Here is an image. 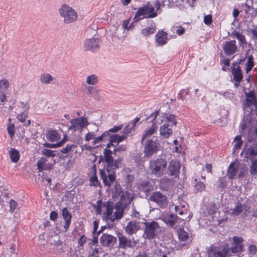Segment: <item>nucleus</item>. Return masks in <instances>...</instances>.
I'll return each instance as SVG.
<instances>
[{"mask_svg": "<svg viewBox=\"0 0 257 257\" xmlns=\"http://www.w3.org/2000/svg\"><path fill=\"white\" fill-rule=\"evenodd\" d=\"M112 154V151L105 148L103 156L99 157V163L103 165V168L99 169V173L105 186L110 187L113 183L116 178L115 171L118 168V164L121 160L120 158L114 159Z\"/></svg>", "mask_w": 257, "mask_h": 257, "instance_id": "obj_1", "label": "nucleus"}, {"mask_svg": "<svg viewBox=\"0 0 257 257\" xmlns=\"http://www.w3.org/2000/svg\"><path fill=\"white\" fill-rule=\"evenodd\" d=\"M161 4L159 0H156L154 6L148 2L139 8L134 18L135 22H138L144 18H153L157 16V11L160 9Z\"/></svg>", "mask_w": 257, "mask_h": 257, "instance_id": "obj_2", "label": "nucleus"}, {"mask_svg": "<svg viewBox=\"0 0 257 257\" xmlns=\"http://www.w3.org/2000/svg\"><path fill=\"white\" fill-rule=\"evenodd\" d=\"M144 224L143 237L146 240H151L155 239L161 231L159 224L156 221L145 222Z\"/></svg>", "mask_w": 257, "mask_h": 257, "instance_id": "obj_3", "label": "nucleus"}, {"mask_svg": "<svg viewBox=\"0 0 257 257\" xmlns=\"http://www.w3.org/2000/svg\"><path fill=\"white\" fill-rule=\"evenodd\" d=\"M167 165L165 159L160 158L150 161L149 170L157 177H162L165 173Z\"/></svg>", "mask_w": 257, "mask_h": 257, "instance_id": "obj_4", "label": "nucleus"}, {"mask_svg": "<svg viewBox=\"0 0 257 257\" xmlns=\"http://www.w3.org/2000/svg\"><path fill=\"white\" fill-rule=\"evenodd\" d=\"M58 11L61 17L63 19V22L65 24L72 23L77 19V13L67 5H63Z\"/></svg>", "mask_w": 257, "mask_h": 257, "instance_id": "obj_5", "label": "nucleus"}, {"mask_svg": "<svg viewBox=\"0 0 257 257\" xmlns=\"http://www.w3.org/2000/svg\"><path fill=\"white\" fill-rule=\"evenodd\" d=\"M229 248L227 244H213L207 249L208 257H227Z\"/></svg>", "mask_w": 257, "mask_h": 257, "instance_id": "obj_6", "label": "nucleus"}, {"mask_svg": "<svg viewBox=\"0 0 257 257\" xmlns=\"http://www.w3.org/2000/svg\"><path fill=\"white\" fill-rule=\"evenodd\" d=\"M161 219L168 226L173 229H177L178 227L182 226L184 224V220L173 213L163 215Z\"/></svg>", "mask_w": 257, "mask_h": 257, "instance_id": "obj_7", "label": "nucleus"}, {"mask_svg": "<svg viewBox=\"0 0 257 257\" xmlns=\"http://www.w3.org/2000/svg\"><path fill=\"white\" fill-rule=\"evenodd\" d=\"M159 143L157 140L149 139L146 141L144 145V153L146 158H150L159 151Z\"/></svg>", "mask_w": 257, "mask_h": 257, "instance_id": "obj_8", "label": "nucleus"}, {"mask_svg": "<svg viewBox=\"0 0 257 257\" xmlns=\"http://www.w3.org/2000/svg\"><path fill=\"white\" fill-rule=\"evenodd\" d=\"M149 200L156 203L160 208H164L168 205L167 197L160 191L153 192L150 196Z\"/></svg>", "mask_w": 257, "mask_h": 257, "instance_id": "obj_9", "label": "nucleus"}, {"mask_svg": "<svg viewBox=\"0 0 257 257\" xmlns=\"http://www.w3.org/2000/svg\"><path fill=\"white\" fill-rule=\"evenodd\" d=\"M159 110L155 111L154 113H151L147 118V120H149L150 118H152L151 120V122H152V126L149 129L146 130L145 131L144 134L143 135L142 142L144 141L146 138L150 137L153 135L155 132L157 131V125L156 119L158 115Z\"/></svg>", "mask_w": 257, "mask_h": 257, "instance_id": "obj_10", "label": "nucleus"}, {"mask_svg": "<svg viewBox=\"0 0 257 257\" xmlns=\"http://www.w3.org/2000/svg\"><path fill=\"white\" fill-rule=\"evenodd\" d=\"M117 236L118 239V247L119 248H133L136 244L134 241H133L131 239H128L121 232H117Z\"/></svg>", "mask_w": 257, "mask_h": 257, "instance_id": "obj_11", "label": "nucleus"}, {"mask_svg": "<svg viewBox=\"0 0 257 257\" xmlns=\"http://www.w3.org/2000/svg\"><path fill=\"white\" fill-rule=\"evenodd\" d=\"M116 237L107 233H104L100 238V244L104 247L112 248L116 243Z\"/></svg>", "mask_w": 257, "mask_h": 257, "instance_id": "obj_12", "label": "nucleus"}, {"mask_svg": "<svg viewBox=\"0 0 257 257\" xmlns=\"http://www.w3.org/2000/svg\"><path fill=\"white\" fill-rule=\"evenodd\" d=\"M181 167L180 163L177 160H171L168 168V173L170 176L175 178L179 177L180 169Z\"/></svg>", "mask_w": 257, "mask_h": 257, "instance_id": "obj_13", "label": "nucleus"}, {"mask_svg": "<svg viewBox=\"0 0 257 257\" xmlns=\"http://www.w3.org/2000/svg\"><path fill=\"white\" fill-rule=\"evenodd\" d=\"M100 40L98 38H91L86 40L84 42L83 49L85 51H95L99 49Z\"/></svg>", "mask_w": 257, "mask_h": 257, "instance_id": "obj_14", "label": "nucleus"}, {"mask_svg": "<svg viewBox=\"0 0 257 257\" xmlns=\"http://www.w3.org/2000/svg\"><path fill=\"white\" fill-rule=\"evenodd\" d=\"M242 166L237 160L231 163L227 171V176L229 179H232L237 174V171L241 168Z\"/></svg>", "mask_w": 257, "mask_h": 257, "instance_id": "obj_15", "label": "nucleus"}, {"mask_svg": "<svg viewBox=\"0 0 257 257\" xmlns=\"http://www.w3.org/2000/svg\"><path fill=\"white\" fill-rule=\"evenodd\" d=\"M222 48L225 55L230 56L234 54L237 51V47L235 40L225 42Z\"/></svg>", "mask_w": 257, "mask_h": 257, "instance_id": "obj_16", "label": "nucleus"}, {"mask_svg": "<svg viewBox=\"0 0 257 257\" xmlns=\"http://www.w3.org/2000/svg\"><path fill=\"white\" fill-rule=\"evenodd\" d=\"M123 204H121L120 202H116L114 205V208L115 211L114 212L113 217H111L110 221L114 222L116 220L120 219L123 215L124 211L125 208Z\"/></svg>", "mask_w": 257, "mask_h": 257, "instance_id": "obj_17", "label": "nucleus"}, {"mask_svg": "<svg viewBox=\"0 0 257 257\" xmlns=\"http://www.w3.org/2000/svg\"><path fill=\"white\" fill-rule=\"evenodd\" d=\"M244 107L245 109L249 110L250 115L256 114L257 113V98L245 99Z\"/></svg>", "mask_w": 257, "mask_h": 257, "instance_id": "obj_18", "label": "nucleus"}, {"mask_svg": "<svg viewBox=\"0 0 257 257\" xmlns=\"http://www.w3.org/2000/svg\"><path fill=\"white\" fill-rule=\"evenodd\" d=\"M140 229L139 222L134 220L128 222L124 228L125 231L129 235H132L133 234L136 233Z\"/></svg>", "mask_w": 257, "mask_h": 257, "instance_id": "obj_19", "label": "nucleus"}, {"mask_svg": "<svg viewBox=\"0 0 257 257\" xmlns=\"http://www.w3.org/2000/svg\"><path fill=\"white\" fill-rule=\"evenodd\" d=\"M120 198L117 202H120L121 204H123L124 207H128L132 203L133 197L131 196L127 191H124L119 195Z\"/></svg>", "mask_w": 257, "mask_h": 257, "instance_id": "obj_20", "label": "nucleus"}, {"mask_svg": "<svg viewBox=\"0 0 257 257\" xmlns=\"http://www.w3.org/2000/svg\"><path fill=\"white\" fill-rule=\"evenodd\" d=\"M243 239L241 237L234 236L231 246V251L233 253L240 252L242 250Z\"/></svg>", "mask_w": 257, "mask_h": 257, "instance_id": "obj_21", "label": "nucleus"}, {"mask_svg": "<svg viewBox=\"0 0 257 257\" xmlns=\"http://www.w3.org/2000/svg\"><path fill=\"white\" fill-rule=\"evenodd\" d=\"M138 188L141 193H144L143 196L148 197L153 188L152 185L148 181H143L140 183Z\"/></svg>", "mask_w": 257, "mask_h": 257, "instance_id": "obj_22", "label": "nucleus"}, {"mask_svg": "<svg viewBox=\"0 0 257 257\" xmlns=\"http://www.w3.org/2000/svg\"><path fill=\"white\" fill-rule=\"evenodd\" d=\"M62 215L63 219L65 220V224L64 225V228L65 231H67L69 228L71 222L72 215L69 212L67 207H65L62 209Z\"/></svg>", "mask_w": 257, "mask_h": 257, "instance_id": "obj_23", "label": "nucleus"}, {"mask_svg": "<svg viewBox=\"0 0 257 257\" xmlns=\"http://www.w3.org/2000/svg\"><path fill=\"white\" fill-rule=\"evenodd\" d=\"M257 156V144L253 143L246 149L245 157L253 160Z\"/></svg>", "mask_w": 257, "mask_h": 257, "instance_id": "obj_24", "label": "nucleus"}, {"mask_svg": "<svg viewBox=\"0 0 257 257\" xmlns=\"http://www.w3.org/2000/svg\"><path fill=\"white\" fill-rule=\"evenodd\" d=\"M103 206L106 208V212L104 213L106 219L110 220L111 217H113L112 214L114 208L113 203L112 201H108L104 202Z\"/></svg>", "mask_w": 257, "mask_h": 257, "instance_id": "obj_25", "label": "nucleus"}, {"mask_svg": "<svg viewBox=\"0 0 257 257\" xmlns=\"http://www.w3.org/2000/svg\"><path fill=\"white\" fill-rule=\"evenodd\" d=\"M169 126H171V125L165 123L160 127V134L164 138H169L173 134V131Z\"/></svg>", "mask_w": 257, "mask_h": 257, "instance_id": "obj_26", "label": "nucleus"}, {"mask_svg": "<svg viewBox=\"0 0 257 257\" xmlns=\"http://www.w3.org/2000/svg\"><path fill=\"white\" fill-rule=\"evenodd\" d=\"M231 68L234 81L241 82L243 79V75L240 66H237L236 67H231Z\"/></svg>", "mask_w": 257, "mask_h": 257, "instance_id": "obj_27", "label": "nucleus"}, {"mask_svg": "<svg viewBox=\"0 0 257 257\" xmlns=\"http://www.w3.org/2000/svg\"><path fill=\"white\" fill-rule=\"evenodd\" d=\"M45 135L47 140L50 142H57L60 139V135L56 130H48Z\"/></svg>", "mask_w": 257, "mask_h": 257, "instance_id": "obj_28", "label": "nucleus"}, {"mask_svg": "<svg viewBox=\"0 0 257 257\" xmlns=\"http://www.w3.org/2000/svg\"><path fill=\"white\" fill-rule=\"evenodd\" d=\"M243 5L245 7L244 12L246 14L250 15L251 17L256 15L257 12L252 7L253 2L252 0H246V2Z\"/></svg>", "mask_w": 257, "mask_h": 257, "instance_id": "obj_29", "label": "nucleus"}, {"mask_svg": "<svg viewBox=\"0 0 257 257\" xmlns=\"http://www.w3.org/2000/svg\"><path fill=\"white\" fill-rule=\"evenodd\" d=\"M183 227V225L182 226L178 227L177 229H176L178 238L180 241L189 243L188 234L187 232L184 231Z\"/></svg>", "mask_w": 257, "mask_h": 257, "instance_id": "obj_30", "label": "nucleus"}, {"mask_svg": "<svg viewBox=\"0 0 257 257\" xmlns=\"http://www.w3.org/2000/svg\"><path fill=\"white\" fill-rule=\"evenodd\" d=\"M167 33L164 31H160L157 33L156 35V41L160 45H163L167 43Z\"/></svg>", "mask_w": 257, "mask_h": 257, "instance_id": "obj_31", "label": "nucleus"}, {"mask_svg": "<svg viewBox=\"0 0 257 257\" xmlns=\"http://www.w3.org/2000/svg\"><path fill=\"white\" fill-rule=\"evenodd\" d=\"M247 139L249 142L257 141V123L249 129Z\"/></svg>", "mask_w": 257, "mask_h": 257, "instance_id": "obj_32", "label": "nucleus"}, {"mask_svg": "<svg viewBox=\"0 0 257 257\" xmlns=\"http://www.w3.org/2000/svg\"><path fill=\"white\" fill-rule=\"evenodd\" d=\"M231 35L235 37L236 39L239 41V45L240 46L246 44L247 42L245 40V37L244 35L242 34L236 30H233L231 32Z\"/></svg>", "mask_w": 257, "mask_h": 257, "instance_id": "obj_33", "label": "nucleus"}, {"mask_svg": "<svg viewBox=\"0 0 257 257\" xmlns=\"http://www.w3.org/2000/svg\"><path fill=\"white\" fill-rule=\"evenodd\" d=\"M9 156L12 162L17 163L20 160V154L19 151L14 148H12L9 151Z\"/></svg>", "mask_w": 257, "mask_h": 257, "instance_id": "obj_34", "label": "nucleus"}, {"mask_svg": "<svg viewBox=\"0 0 257 257\" xmlns=\"http://www.w3.org/2000/svg\"><path fill=\"white\" fill-rule=\"evenodd\" d=\"M109 132H104L101 136L96 137H95L94 140L92 142V145L94 146L99 143L107 141L108 139Z\"/></svg>", "mask_w": 257, "mask_h": 257, "instance_id": "obj_35", "label": "nucleus"}, {"mask_svg": "<svg viewBox=\"0 0 257 257\" xmlns=\"http://www.w3.org/2000/svg\"><path fill=\"white\" fill-rule=\"evenodd\" d=\"M249 117V116H247V117L244 116L242 121L240 124V127L241 130V131H244L247 128L249 129L250 127L253 125L251 124L252 122L251 118Z\"/></svg>", "mask_w": 257, "mask_h": 257, "instance_id": "obj_36", "label": "nucleus"}, {"mask_svg": "<svg viewBox=\"0 0 257 257\" xmlns=\"http://www.w3.org/2000/svg\"><path fill=\"white\" fill-rule=\"evenodd\" d=\"M126 138V135H124L123 133L122 135L120 136H119L117 134L112 135L111 134H109L108 135V138H111L112 142H114V143H116L117 145H118V143L122 142Z\"/></svg>", "mask_w": 257, "mask_h": 257, "instance_id": "obj_37", "label": "nucleus"}, {"mask_svg": "<svg viewBox=\"0 0 257 257\" xmlns=\"http://www.w3.org/2000/svg\"><path fill=\"white\" fill-rule=\"evenodd\" d=\"M113 183H114V187L112 188V197H118L120 193L123 191H122L119 182L115 180Z\"/></svg>", "mask_w": 257, "mask_h": 257, "instance_id": "obj_38", "label": "nucleus"}, {"mask_svg": "<svg viewBox=\"0 0 257 257\" xmlns=\"http://www.w3.org/2000/svg\"><path fill=\"white\" fill-rule=\"evenodd\" d=\"M53 80L54 78L49 73H43L40 76V81L43 84H49Z\"/></svg>", "mask_w": 257, "mask_h": 257, "instance_id": "obj_39", "label": "nucleus"}, {"mask_svg": "<svg viewBox=\"0 0 257 257\" xmlns=\"http://www.w3.org/2000/svg\"><path fill=\"white\" fill-rule=\"evenodd\" d=\"M67 136L66 135H65L63 139L60 142H58L57 144H50V143H45L43 144V145L46 148H55L58 147H60L63 144L65 143L66 142V141H67Z\"/></svg>", "mask_w": 257, "mask_h": 257, "instance_id": "obj_40", "label": "nucleus"}, {"mask_svg": "<svg viewBox=\"0 0 257 257\" xmlns=\"http://www.w3.org/2000/svg\"><path fill=\"white\" fill-rule=\"evenodd\" d=\"M154 253L157 255V257H168L167 255L169 253V251L166 248L163 247L156 249Z\"/></svg>", "mask_w": 257, "mask_h": 257, "instance_id": "obj_41", "label": "nucleus"}, {"mask_svg": "<svg viewBox=\"0 0 257 257\" xmlns=\"http://www.w3.org/2000/svg\"><path fill=\"white\" fill-rule=\"evenodd\" d=\"M156 29V28L154 24L153 25H151L150 26L143 29L142 30V34L144 36H147L152 35L155 32Z\"/></svg>", "mask_w": 257, "mask_h": 257, "instance_id": "obj_42", "label": "nucleus"}, {"mask_svg": "<svg viewBox=\"0 0 257 257\" xmlns=\"http://www.w3.org/2000/svg\"><path fill=\"white\" fill-rule=\"evenodd\" d=\"M71 124L68 127L69 130L81 131L82 126L79 124L77 119H72L70 121Z\"/></svg>", "mask_w": 257, "mask_h": 257, "instance_id": "obj_43", "label": "nucleus"}, {"mask_svg": "<svg viewBox=\"0 0 257 257\" xmlns=\"http://www.w3.org/2000/svg\"><path fill=\"white\" fill-rule=\"evenodd\" d=\"M245 66V71L247 73H248L251 70L253 67L254 66L253 57L252 55H249L247 57V60Z\"/></svg>", "mask_w": 257, "mask_h": 257, "instance_id": "obj_44", "label": "nucleus"}, {"mask_svg": "<svg viewBox=\"0 0 257 257\" xmlns=\"http://www.w3.org/2000/svg\"><path fill=\"white\" fill-rule=\"evenodd\" d=\"M233 150L235 151L236 150L239 149L243 144V141L241 140V136H236L234 139Z\"/></svg>", "mask_w": 257, "mask_h": 257, "instance_id": "obj_45", "label": "nucleus"}, {"mask_svg": "<svg viewBox=\"0 0 257 257\" xmlns=\"http://www.w3.org/2000/svg\"><path fill=\"white\" fill-rule=\"evenodd\" d=\"M87 83L89 85H94L98 82V78L95 74H91L87 77Z\"/></svg>", "mask_w": 257, "mask_h": 257, "instance_id": "obj_46", "label": "nucleus"}, {"mask_svg": "<svg viewBox=\"0 0 257 257\" xmlns=\"http://www.w3.org/2000/svg\"><path fill=\"white\" fill-rule=\"evenodd\" d=\"M29 109V106H28L21 113L17 115L18 120L21 122H24L26 121V118L28 117Z\"/></svg>", "mask_w": 257, "mask_h": 257, "instance_id": "obj_47", "label": "nucleus"}, {"mask_svg": "<svg viewBox=\"0 0 257 257\" xmlns=\"http://www.w3.org/2000/svg\"><path fill=\"white\" fill-rule=\"evenodd\" d=\"M77 145L72 144H67L65 147L62 148L60 150V152L63 154H68L71 151H73L74 149L76 148Z\"/></svg>", "mask_w": 257, "mask_h": 257, "instance_id": "obj_48", "label": "nucleus"}, {"mask_svg": "<svg viewBox=\"0 0 257 257\" xmlns=\"http://www.w3.org/2000/svg\"><path fill=\"white\" fill-rule=\"evenodd\" d=\"M166 118L167 121L170 123L169 124L171 125V126H175L177 124V121L176 119V116L175 115L172 114H167Z\"/></svg>", "mask_w": 257, "mask_h": 257, "instance_id": "obj_49", "label": "nucleus"}, {"mask_svg": "<svg viewBox=\"0 0 257 257\" xmlns=\"http://www.w3.org/2000/svg\"><path fill=\"white\" fill-rule=\"evenodd\" d=\"M195 183V189L199 192L203 191L205 189V185L203 182L201 181H198L197 179L194 180Z\"/></svg>", "mask_w": 257, "mask_h": 257, "instance_id": "obj_50", "label": "nucleus"}, {"mask_svg": "<svg viewBox=\"0 0 257 257\" xmlns=\"http://www.w3.org/2000/svg\"><path fill=\"white\" fill-rule=\"evenodd\" d=\"M242 206L240 203H238L236 205V206L232 210L231 214L233 215L237 216L240 214L242 212Z\"/></svg>", "mask_w": 257, "mask_h": 257, "instance_id": "obj_51", "label": "nucleus"}, {"mask_svg": "<svg viewBox=\"0 0 257 257\" xmlns=\"http://www.w3.org/2000/svg\"><path fill=\"white\" fill-rule=\"evenodd\" d=\"M93 169L95 172H96V166L95 165L93 166ZM90 182L92 185L94 186H97L99 184V182L97 177L96 175V173L90 178Z\"/></svg>", "mask_w": 257, "mask_h": 257, "instance_id": "obj_52", "label": "nucleus"}, {"mask_svg": "<svg viewBox=\"0 0 257 257\" xmlns=\"http://www.w3.org/2000/svg\"><path fill=\"white\" fill-rule=\"evenodd\" d=\"M250 173L252 175L257 173V159L252 162L250 168Z\"/></svg>", "mask_w": 257, "mask_h": 257, "instance_id": "obj_53", "label": "nucleus"}, {"mask_svg": "<svg viewBox=\"0 0 257 257\" xmlns=\"http://www.w3.org/2000/svg\"><path fill=\"white\" fill-rule=\"evenodd\" d=\"M8 133L11 139H13L15 135V126L14 123H10L7 127Z\"/></svg>", "mask_w": 257, "mask_h": 257, "instance_id": "obj_54", "label": "nucleus"}, {"mask_svg": "<svg viewBox=\"0 0 257 257\" xmlns=\"http://www.w3.org/2000/svg\"><path fill=\"white\" fill-rule=\"evenodd\" d=\"M55 151L49 150L47 149H44L41 151V153L47 157H53L55 156L56 154L54 153Z\"/></svg>", "mask_w": 257, "mask_h": 257, "instance_id": "obj_55", "label": "nucleus"}, {"mask_svg": "<svg viewBox=\"0 0 257 257\" xmlns=\"http://www.w3.org/2000/svg\"><path fill=\"white\" fill-rule=\"evenodd\" d=\"M10 211L13 212L17 209L18 204L15 200L11 199L10 201Z\"/></svg>", "mask_w": 257, "mask_h": 257, "instance_id": "obj_56", "label": "nucleus"}, {"mask_svg": "<svg viewBox=\"0 0 257 257\" xmlns=\"http://www.w3.org/2000/svg\"><path fill=\"white\" fill-rule=\"evenodd\" d=\"M123 126L122 124H119L118 125H114L112 128L109 129L107 132H109V134L110 133H117L119 131H120Z\"/></svg>", "mask_w": 257, "mask_h": 257, "instance_id": "obj_57", "label": "nucleus"}, {"mask_svg": "<svg viewBox=\"0 0 257 257\" xmlns=\"http://www.w3.org/2000/svg\"><path fill=\"white\" fill-rule=\"evenodd\" d=\"M134 128H133L132 126H131V124H127V125L124 127V130L122 132V133L124 135H126V137L128 136L129 134H130L132 132V130Z\"/></svg>", "mask_w": 257, "mask_h": 257, "instance_id": "obj_58", "label": "nucleus"}, {"mask_svg": "<svg viewBox=\"0 0 257 257\" xmlns=\"http://www.w3.org/2000/svg\"><path fill=\"white\" fill-rule=\"evenodd\" d=\"M245 99H253L256 98V97L255 95L254 92L253 90H250L248 92H245Z\"/></svg>", "mask_w": 257, "mask_h": 257, "instance_id": "obj_59", "label": "nucleus"}, {"mask_svg": "<svg viewBox=\"0 0 257 257\" xmlns=\"http://www.w3.org/2000/svg\"><path fill=\"white\" fill-rule=\"evenodd\" d=\"M79 124L82 126V129L88 124L87 119L84 117L77 119Z\"/></svg>", "mask_w": 257, "mask_h": 257, "instance_id": "obj_60", "label": "nucleus"}, {"mask_svg": "<svg viewBox=\"0 0 257 257\" xmlns=\"http://www.w3.org/2000/svg\"><path fill=\"white\" fill-rule=\"evenodd\" d=\"M9 87V81L7 79H3L0 80V89L3 87L7 89Z\"/></svg>", "mask_w": 257, "mask_h": 257, "instance_id": "obj_61", "label": "nucleus"}, {"mask_svg": "<svg viewBox=\"0 0 257 257\" xmlns=\"http://www.w3.org/2000/svg\"><path fill=\"white\" fill-rule=\"evenodd\" d=\"M219 183L218 187L219 188L223 189L225 187L226 185V180L224 178H219L218 180Z\"/></svg>", "mask_w": 257, "mask_h": 257, "instance_id": "obj_62", "label": "nucleus"}, {"mask_svg": "<svg viewBox=\"0 0 257 257\" xmlns=\"http://www.w3.org/2000/svg\"><path fill=\"white\" fill-rule=\"evenodd\" d=\"M95 137H96V135H95V133L91 132L88 133V134H87L86 135L85 139L86 141H89L91 139L94 140Z\"/></svg>", "mask_w": 257, "mask_h": 257, "instance_id": "obj_63", "label": "nucleus"}, {"mask_svg": "<svg viewBox=\"0 0 257 257\" xmlns=\"http://www.w3.org/2000/svg\"><path fill=\"white\" fill-rule=\"evenodd\" d=\"M203 21L206 25H209L211 24L212 22L211 15H208L204 16Z\"/></svg>", "mask_w": 257, "mask_h": 257, "instance_id": "obj_64", "label": "nucleus"}]
</instances>
